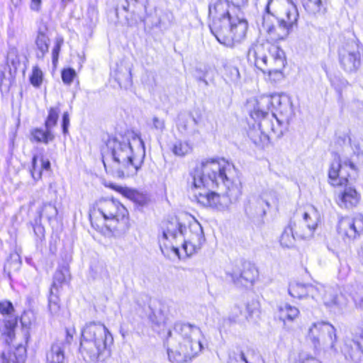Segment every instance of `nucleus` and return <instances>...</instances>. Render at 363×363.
Segmentation results:
<instances>
[{
    "label": "nucleus",
    "instance_id": "nucleus-36",
    "mask_svg": "<svg viewBox=\"0 0 363 363\" xmlns=\"http://www.w3.org/2000/svg\"><path fill=\"white\" fill-rule=\"evenodd\" d=\"M259 358L258 352L251 347L242 350L239 354V360L242 363H256Z\"/></svg>",
    "mask_w": 363,
    "mask_h": 363
},
{
    "label": "nucleus",
    "instance_id": "nucleus-31",
    "mask_svg": "<svg viewBox=\"0 0 363 363\" xmlns=\"http://www.w3.org/2000/svg\"><path fill=\"white\" fill-rule=\"evenodd\" d=\"M171 150L177 157H184L192 151V146L188 141L177 140L172 145Z\"/></svg>",
    "mask_w": 363,
    "mask_h": 363
},
{
    "label": "nucleus",
    "instance_id": "nucleus-42",
    "mask_svg": "<svg viewBox=\"0 0 363 363\" xmlns=\"http://www.w3.org/2000/svg\"><path fill=\"white\" fill-rule=\"evenodd\" d=\"M17 325V320L16 318H10L8 320H6L4 322V328L5 330L4 331L3 334L6 335L8 337V340H6V342H9V340L10 341H12L13 338L15 336V328Z\"/></svg>",
    "mask_w": 363,
    "mask_h": 363
},
{
    "label": "nucleus",
    "instance_id": "nucleus-38",
    "mask_svg": "<svg viewBox=\"0 0 363 363\" xmlns=\"http://www.w3.org/2000/svg\"><path fill=\"white\" fill-rule=\"evenodd\" d=\"M57 215V209L51 203H45L43 204L42 208L38 211L39 222H41V218L45 216L48 220L55 218Z\"/></svg>",
    "mask_w": 363,
    "mask_h": 363
},
{
    "label": "nucleus",
    "instance_id": "nucleus-45",
    "mask_svg": "<svg viewBox=\"0 0 363 363\" xmlns=\"http://www.w3.org/2000/svg\"><path fill=\"white\" fill-rule=\"evenodd\" d=\"M148 318L152 324L155 326H160L164 323V316L160 310L152 311Z\"/></svg>",
    "mask_w": 363,
    "mask_h": 363
},
{
    "label": "nucleus",
    "instance_id": "nucleus-56",
    "mask_svg": "<svg viewBox=\"0 0 363 363\" xmlns=\"http://www.w3.org/2000/svg\"><path fill=\"white\" fill-rule=\"evenodd\" d=\"M153 126L155 129L163 131L165 128V123L163 119H160L156 116L152 118Z\"/></svg>",
    "mask_w": 363,
    "mask_h": 363
},
{
    "label": "nucleus",
    "instance_id": "nucleus-55",
    "mask_svg": "<svg viewBox=\"0 0 363 363\" xmlns=\"http://www.w3.org/2000/svg\"><path fill=\"white\" fill-rule=\"evenodd\" d=\"M69 125V116L67 112H65L62 115V129L64 135L68 133V128Z\"/></svg>",
    "mask_w": 363,
    "mask_h": 363
},
{
    "label": "nucleus",
    "instance_id": "nucleus-41",
    "mask_svg": "<svg viewBox=\"0 0 363 363\" xmlns=\"http://www.w3.org/2000/svg\"><path fill=\"white\" fill-rule=\"evenodd\" d=\"M324 291V286L320 284L315 285L308 284L307 297L311 296L313 299L318 301L321 298Z\"/></svg>",
    "mask_w": 363,
    "mask_h": 363
},
{
    "label": "nucleus",
    "instance_id": "nucleus-25",
    "mask_svg": "<svg viewBox=\"0 0 363 363\" xmlns=\"http://www.w3.org/2000/svg\"><path fill=\"white\" fill-rule=\"evenodd\" d=\"M47 28L43 26L38 29V35L35 39V45L38 49L36 55L38 58H43L45 53L48 52L49 38L46 34Z\"/></svg>",
    "mask_w": 363,
    "mask_h": 363
},
{
    "label": "nucleus",
    "instance_id": "nucleus-7",
    "mask_svg": "<svg viewBox=\"0 0 363 363\" xmlns=\"http://www.w3.org/2000/svg\"><path fill=\"white\" fill-rule=\"evenodd\" d=\"M113 338L106 327L96 322H90L82 330L79 351L86 362L100 359L113 343Z\"/></svg>",
    "mask_w": 363,
    "mask_h": 363
},
{
    "label": "nucleus",
    "instance_id": "nucleus-37",
    "mask_svg": "<svg viewBox=\"0 0 363 363\" xmlns=\"http://www.w3.org/2000/svg\"><path fill=\"white\" fill-rule=\"evenodd\" d=\"M308 284H302L300 283H292L289 286V294L291 296L297 298H303L307 297Z\"/></svg>",
    "mask_w": 363,
    "mask_h": 363
},
{
    "label": "nucleus",
    "instance_id": "nucleus-26",
    "mask_svg": "<svg viewBox=\"0 0 363 363\" xmlns=\"http://www.w3.org/2000/svg\"><path fill=\"white\" fill-rule=\"evenodd\" d=\"M278 310L279 318L284 322V323H285L286 321H294L300 314V311L298 308L287 303L279 306Z\"/></svg>",
    "mask_w": 363,
    "mask_h": 363
},
{
    "label": "nucleus",
    "instance_id": "nucleus-52",
    "mask_svg": "<svg viewBox=\"0 0 363 363\" xmlns=\"http://www.w3.org/2000/svg\"><path fill=\"white\" fill-rule=\"evenodd\" d=\"M37 160L38 157L34 155L32 158V169H30V174L33 179L35 181L39 180L41 178L42 170L41 167L38 168L37 167Z\"/></svg>",
    "mask_w": 363,
    "mask_h": 363
},
{
    "label": "nucleus",
    "instance_id": "nucleus-13",
    "mask_svg": "<svg viewBox=\"0 0 363 363\" xmlns=\"http://www.w3.org/2000/svg\"><path fill=\"white\" fill-rule=\"evenodd\" d=\"M208 28L217 40L224 45H230L233 41L242 38V33L236 34L234 30L238 28V24H208Z\"/></svg>",
    "mask_w": 363,
    "mask_h": 363
},
{
    "label": "nucleus",
    "instance_id": "nucleus-5",
    "mask_svg": "<svg viewBox=\"0 0 363 363\" xmlns=\"http://www.w3.org/2000/svg\"><path fill=\"white\" fill-rule=\"evenodd\" d=\"M356 174L357 167L350 159L342 160L335 155L329 169L328 177L332 185L344 187L337 196V203L341 208H353L359 201L360 195L353 186Z\"/></svg>",
    "mask_w": 363,
    "mask_h": 363
},
{
    "label": "nucleus",
    "instance_id": "nucleus-28",
    "mask_svg": "<svg viewBox=\"0 0 363 363\" xmlns=\"http://www.w3.org/2000/svg\"><path fill=\"white\" fill-rule=\"evenodd\" d=\"M296 239H298L295 233V223L284 228L281 237L280 244L282 247L290 248L294 246Z\"/></svg>",
    "mask_w": 363,
    "mask_h": 363
},
{
    "label": "nucleus",
    "instance_id": "nucleus-47",
    "mask_svg": "<svg viewBox=\"0 0 363 363\" xmlns=\"http://www.w3.org/2000/svg\"><path fill=\"white\" fill-rule=\"evenodd\" d=\"M242 313V312L241 308L237 305H235L231 308L228 317L225 320H228L230 324L237 323L240 320Z\"/></svg>",
    "mask_w": 363,
    "mask_h": 363
},
{
    "label": "nucleus",
    "instance_id": "nucleus-4",
    "mask_svg": "<svg viewBox=\"0 0 363 363\" xmlns=\"http://www.w3.org/2000/svg\"><path fill=\"white\" fill-rule=\"evenodd\" d=\"M200 328L190 323L177 322L169 330L166 344L169 359L172 363H186L202 350Z\"/></svg>",
    "mask_w": 363,
    "mask_h": 363
},
{
    "label": "nucleus",
    "instance_id": "nucleus-50",
    "mask_svg": "<svg viewBox=\"0 0 363 363\" xmlns=\"http://www.w3.org/2000/svg\"><path fill=\"white\" fill-rule=\"evenodd\" d=\"M64 43V39L62 36H57L55 38V43L52 52V62H56L58 60L59 54L61 50V47Z\"/></svg>",
    "mask_w": 363,
    "mask_h": 363
},
{
    "label": "nucleus",
    "instance_id": "nucleus-16",
    "mask_svg": "<svg viewBox=\"0 0 363 363\" xmlns=\"http://www.w3.org/2000/svg\"><path fill=\"white\" fill-rule=\"evenodd\" d=\"M252 99L247 101V107L249 113L252 119L255 121L259 120L257 127L262 131L263 133L269 136L270 133H274V124L272 121L271 116H269L268 111L262 116L260 114V111L257 110V106L255 104H251Z\"/></svg>",
    "mask_w": 363,
    "mask_h": 363
},
{
    "label": "nucleus",
    "instance_id": "nucleus-57",
    "mask_svg": "<svg viewBox=\"0 0 363 363\" xmlns=\"http://www.w3.org/2000/svg\"><path fill=\"white\" fill-rule=\"evenodd\" d=\"M143 0H124L125 4H122L121 6L124 11H128L130 5L134 6L137 3L141 2Z\"/></svg>",
    "mask_w": 363,
    "mask_h": 363
},
{
    "label": "nucleus",
    "instance_id": "nucleus-44",
    "mask_svg": "<svg viewBox=\"0 0 363 363\" xmlns=\"http://www.w3.org/2000/svg\"><path fill=\"white\" fill-rule=\"evenodd\" d=\"M57 294L58 293L53 291V293L50 292L49 297V309L50 313L53 315H57L60 308Z\"/></svg>",
    "mask_w": 363,
    "mask_h": 363
},
{
    "label": "nucleus",
    "instance_id": "nucleus-29",
    "mask_svg": "<svg viewBox=\"0 0 363 363\" xmlns=\"http://www.w3.org/2000/svg\"><path fill=\"white\" fill-rule=\"evenodd\" d=\"M223 79L226 84L236 85L240 79V74L238 67L230 64L225 65Z\"/></svg>",
    "mask_w": 363,
    "mask_h": 363
},
{
    "label": "nucleus",
    "instance_id": "nucleus-40",
    "mask_svg": "<svg viewBox=\"0 0 363 363\" xmlns=\"http://www.w3.org/2000/svg\"><path fill=\"white\" fill-rule=\"evenodd\" d=\"M6 62L11 72L16 71L20 65V60L15 49H12L8 52Z\"/></svg>",
    "mask_w": 363,
    "mask_h": 363
},
{
    "label": "nucleus",
    "instance_id": "nucleus-18",
    "mask_svg": "<svg viewBox=\"0 0 363 363\" xmlns=\"http://www.w3.org/2000/svg\"><path fill=\"white\" fill-rule=\"evenodd\" d=\"M352 339L347 346L351 347L350 357L352 359L361 360L363 358V323L352 329Z\"/></svg>",
    "mask_w": 363,
    "mask_h": 363
},
{
    "label": "nucleus",
    "instance_id": "nucleus-46",
    "mask_svg": "<svg viewBox=\"0 0 363 363\" xmlns=\"http://www.w3.org/2000/svg\"><path fill=\"white\" fill-rule=\"evenodd\" d=\"M42 80L43 73L41 70L38 67H33L32 74L30 77V84L35 87H39L42 84Z\"/></svg>",
    "mask_w": 363,
    "mask_h": 363
},
{
    "label": "nucleus",
    "instance_id": "nucleus-27",
    "mask_svg": "<svg viewBox=\"0 0 363 363\" xmlns=\"http://www.w3.org/2000/svg\"><path fill=\"white\" fill-rule=\"evenodd\" d=\"M55 138L52 130L47 129L43 130L41 128H34L30 131V141L36 143H43L48 144L49 142L52 141Z\"/></svg>",
    "mask_w": 363,
    "mask_h": 363
},
{
    "label": "nucleus",
    "instance_id": "nucleus-1",
    "mask_svg": "<svg viewBox=\"0 0 363 363\" xmlns=\"http://www.w3.org/2000/svg\"><path fill=\"white\" fill-rule=\"evenodd\" d=\"M234 166L225 159L202 161L190 173L189 185L193 197L199 204L223 210L238 201L241 195V183L233 180Z\"/></svg>",
    "mask_w": 363,
    "mask_h": 363
},
{
    "label": "nucleus",
    "instance_id": "nucleus-63",
    "mask_svg": "<svg viewBox=\"0 0 363 363\" xmlns=\"http://www.w3.org/2000/svg\"><path fill=\"white\" fill-rule=\"evenodd\" d=\"M66 333L67 337L65 341L67 343L69 344L72 340V335L69 330H67Z\"/></svg>",
    "mask_w": 363,
    "mask_h": 363
},
{
    "label": "nucleus",
    "instance_id": "nucleus-21",
    "mask_svg": "<svg viewBox=\"0 0 363 363\" xmlns=\"http://www.w3.org/2000/svg\"><path fill=\"white\" fill-rule=\"evenodd\" d=\"M208 15L213 21L228 20L230 23H236L228 10V4L223 1L217 0L208 6Z\"/></svg>",
    "mask_w": 363,
    "mask_h": 363
},
{
    "label": "nucleus",
    "instance_id": "nucleus-8",
    "mask_svg": "<svg viewBox=\"0 0 363 363\" xmlns=\"http://www.w3.org/2000/svg\"><path fill=\"white\" fill-rule=\"evenodd\" d=\"M251 104L257 106V110L264 116L272 107V118L279 125L289 123L293 114L291 101L286 95L273 94L252 99Z\"/></svg>",
    "mask_w": 363,
    "mask_h": 363
},
{
    "label": "nucleus",
    "instance_id": "nucleus-20",
    "mask_svg": "<svg viewBox=\"0 0 363 363\" xmlns=\"http://www.w3.org/2000/svg\"><path fill=\"white\" fill-rule=\"evenodd\" d=\"M293 24H262L266 30L267 41L277 42L285 39L291 32Z\"/></svg>",
    "mask_w": 363,
    "mask_h": 363
},
{
    "label": "nucleus",
    "instance_id": "nucleus-51",
    "mask_svg": "<svg viewBox=\"0 0 363 363\" xmlns=\"http://www.w3.org/2000/svg\"><path fill=\"white\" fill-rule=\"evenodd\" d=\"M14 311L13 303L7 300L0 301V313L2 315H11Z\"/></svg>",
    "mask_w": 363,
    "mask_h": 363
},
{
    "label": "nucleus",
    "instance_id": "nucleus-35",
    "mask_svg": "<svg viewBox=\"0 0 363 363\" xmlns=\"http://www.w3.org/2000/svg\"><path fill=\"white\" fill-rule=\"evenodd\" d=\"M248 136L258 146L267 143L269 139V136H267V135L263 133L259 127L256 128L255 126L248 131Z\"/></svg>",
    "mask_w": 363,
    "mask_h": 363
},
{
    "label": "nucleus",
    "instance_id": "nucleus-48",
    "mask_svg": "<svg viewBox=\"0 0 363 363\" xmlns=\"http://www.w3.org/2000/svg\"><path fill=\"white\" fill-rule=\"evenodd\" d=\"M76 76V72L72 68H67L62 70V80L65 84H70Z\"/></svg>",
    "mask_w": 363,
    "mask_h": 363
},
{
    "label": "nucleus",
    "instance_id": "nucleus-11",
    "mask_svg": "<svg viewBox=\"0 0 363 363\" xmlns=\"http://www.w3.org/2000/svg\"><path fill=\"white\" fill-rule=\"evenodd\" d=\"M336 330L328 322L313 323L308 328L306 340L313 347L315 352L334 349L336 342Z\"/></svg>",
    "mask_w": 363,
    "mask_h": 363
},
{
    "label": "nucleus",
    "instance_id": "nucleus-54",
    "mask_svg": "<svg viewBox=\"0 0 363 363\" xmlns=\"http://www.w3.org/2000/svg\"><path fill=\"white\" fill-rule=\"evenodd\" d=\"M40 223L41 222H39V218H36L35 219V223L33 224V232L40 240L44 238L45 233V229Z\"/></svg>",
    "mask_w": 363,
    "mask_h": 363
},
{
    "label": "nucleus",
    "instance_id": "nucleus-6",
    "mask_svg": "<svg viewBox=\"0 0 363 363\" xmlns=\"http://www.w3.org/2000/svg\"><path fill=\"white\" fill-rule=\"evenodd\" d=\"M247 58L256 67L267 72L272 80H280L283 77L286 55L279 46L271 43L255 44L249 49Z\"/></svg>",
    "mask_w": 363,
    "mask_h": 363
},
{
    "label": "nucleus",
    "instance_id": "nucleus-23",
    "mask_svg": "<svg viewBox=\"0 0 363 363\" xmlns=\"http://www.w3.org/2000/svg\"><path fill=\"white\" fill-rule=\"evenodd\" d=\"M69 279L70 274L67 267L63 266L58 268L53 276V281L50 288L51 293H53V291L58 293L60 289L67 284Z\"/></svg>",
    "mask_w": 363,
    "mask_h": 363
},
{
    "label": "nucleus",
    "instance_id": "nucleus-19",
    "mask_svg": "<svg viewBox=\"0 0 363 363\" xmlns=\"http://www.w3.org/2000/svg\"><path fill=\"white\" fill-rule=\"evenodd\" d=\"M258 272L254 265L250 263H245L240 273L233 272L231 276L234 283L247 287L252 285L257 278Z\"/></svg>",
    "mask_w": 363,
    "mask_h": 363
},
{
    "label": "nucleus",
    "instance_id": "nucleus-22",
    "mask_svg": "<svg viewBox=\"0 0 363 363\" xmlns=\"http://www.w3.org/2000/svg\"><path fill=\"white\" fill-rule=\"evenodd\" d=\"M111 187L141 208L147 206L150 202V197L147 194L140 192L136 189L113 184H112Z\"/></svg>",
    "mask_w": 363,
    "mask_h": 363
},
{
    "label": "nucleus",
    "instance_id": "nucleus-17",
    "mask_svg": "<svg viewBox=\"0 0 363 363\" xmlns=\"http://www.w3.org/2000/svg\"><path fill=\"white\" fill-rule=\"evenodd\" d=\"M321 299L324 306L330 310L336 311L342 309L346 302L342 294L331 286H325Z\"/></svg>",
    "mask_w": 363,
    "mask_h": 363
},
{
    "label": "nucleus",
    "instance_id": "nucleus-64",
    "mask_svg": "<svg viewBox=\"0 0 363 363\" xmlns=\"http://www.w3.org/2000/svg\"><path fill=\"white\" fill-rule=\"evenodd\" d=\"M345 1L350 6L353 7L357 4L359 0H345Z\"/></svg>",
    "mask_w": 363,
    "mask_h": 363
},
{
    "label": "nucleus",
    "instance_id": "nucleus-15",
    "mask_svg": "<svg viewBox=\"0 0 363 363\" xmlns=\"http://www.w3.org/2000/svg\"><path fill=\"white\" fill-rule=\"evenodd\" d=\"M199 122V118H196L192 113L179 114L176 124L177 129L181 135L194 138L200 135L198 128Z\"/></svg>",
    "mask_w": 363,
    "mask_h": 363
},
{
    "label": "nucleus",
    "instance_id": "nucleus-58",
    "mask_svg": "<svg viewBox=\"0 0 363 363\" xmlns=\"http://www.w3.org/2000/svg\"><path fill=\"white\" fill-rule=\"evenodd\" d=\"M251 210V206H249V207H247L246 209H245V211L247 214H250L251 216H254L255 215H257V216H263L266 213V211L264 209L262 208V209H259L258 211H256L255 213H252L250 211Z\"/></svg>",
    "mask_w": 363,
    "mask_h": 363
},
{
    "label": "nucleus",
    "instance_id": "nucleus-9",
    "mask_svg": "<svg viewBox=\"0 0 363 363\" xmlns=\"http://www.w3.org/2000/svg\"><path fill=\"white\" fill-rule=\"evenodd\" d=\"M361 47L353 31L343 35V41L338 49L339 62L347 73H355L361 65Z\"/></svg>",
    "mask_w": 363,
    "mask_h": 363
},
{
    "label": "nucleus",
    "instance_id": "nucleus-60",
    "mask_svg": "<svg viewBox=\"0 0 363 363\" xmlns=\"http://www.w3.org/2000/svg\"><path fill=\"white\" fill-rule=\"evenodd\" d=\"M247 24H238V28L234 30V33L236 34L242 33V37L244 36V32L247 29Z\"/></svg>",
    "mask_w": 363,
    "mask_h": 363
},
{
    "label": "nucleus",
    "instance_id": "nucleus-2",
    "mask_svg": "<svg viewBox=\"0 0 363 363\" xmlns=\"http://www.w3.org/2000/svg\"><path fill=\"white\" fill-rule=\"evenodd\" d=\"M158 241L164 256H169V252H172L179 257V242L182 243L186 255L190 256L201 248L205 237L203 228L196 220L193 219L186 227L174 217L162 223Z\"/></svg>",
    "mask_w": 363,
    "mask_h": 363
},
{
    "label": "nucleus",
    "instance_id": "nucleus-49",
    "mask_svg": "<svg viewBox=\"0 0 363 363\" xmlns=\"http://www.w3.org/2000/svg\"><path fill=\"white\" fill-rule=\"evenodd\" d=\"M272 3V0H268L262 16L263 23H272L277 19L276 15L270 10V5Z\"/></svg>",
    "mask_w": 363,
    "mask_h": 363
},
{
    "label": "nucleus",
    "instance_id": "nucleus-33",
    "mask_svg": "<svg viewBox=\"0 0 363 363\" xmlns=\"http://www.w3.org/2000/svg\"><path fill=\"white\" fill-rule=\"evenodd\" d=\"M195 78L198 82H203L205 86H208L210 84L214 83V72L211 68H205L203 70L196 68Z\"/></svg>",
    "mask_w": 363,
    "mask_h": 363
},
{
    "label": "nucleus",
    "instance_id": "nucleus-61",
    "mask_svg": "<svg viewBox=\"0 0 363 363\" xmlns=\"http://www.w3.org/2000/svg\"><path fill=\"white\" fill-rule=\"evenodd\" d=\"M41 4V0H31L30 8L33 11H38Z\"/></svg>",
    "mask_w": 363,
    "mask_h": 363
},
{
    "label": "nucleus",
    "instance_id": "nucleus-12",
    "mask_svg": "<svg viewBox=\"0 0 363 363\" xmlns=\"http://www.w3.org/2000/svg\"><path fill=\"white\" fill-rule=\"evenodd\" d=\"M337 233L345 242L355 240L363 233V216L342 218L338 223Z\"/></svg>",
    "mask_w": 363,
    "mask_h": 363
},
{
    "label": "nucleus",
    "instance_id": "nucleus-32",
    "mask_svg": "<svg viewBox=\"0 0 363 363\" xmlns=\"http://www.w3.org/2000/svg\"><path fill=\"white\" fill-rule=\"evenodd\" d=\"M279 194L273 188L264 189L260 194V201L269 208L272 205H277L279 201Z\"/></svg>",
    "mask_w": 363,
    "mask_h": 363
},
{
    "label": "nucleus",
    "instance_id": "nucleus-43",
    "mask_svg": "<svg viewBox=\"0 0 363 363\" xmlns=\"http://www.w3.org/2000/svg\"><path fill=\"white\" fill-rule=\"evenodd\" d=\"M286 19H283L280 23H297L298 12L296 6L291 4L285 11Z\"/></svg>",
    "mask_w": 363,
    "mask_h": 363
},
{
    "label": "nucleus",
    "instance_id": "nucleus-14",
    "mask_svg": "<svg viewBox=\"0 0 363 363\" xmlns=\"http://www.w3.org/2000/svg\"><path fill=\"white\" fill-rule=\"evenodd\" d=\"M303 219L306 229H301V223H295V233L298 238L305 240L313 236L319 223V213L315 208L311 207L308 211L303 214Z\"/></svg>",
    "mask_w": 363,
    "mask_h": 363
},
{
    "label": "nucleus",
    "instance_id": "nucleus-3",
    "mask_svg": "<svg viewBox=\"0 0 363 363\" xmlns=\"http://www.w3.org/2000/svg\"><path fill=\"white\" fill-rule=\"evenodd\" d=\"M107 147L113 161L112 174L119 178L137 174L145 156V144L140 137H134L133 143L123 137L109 138Z\"/></svg>",
    "mask_w": 363,
    "mask_h": 363
},
{
    "label": "nucleus",
    "instance_id": "nucleus-62",
    "mask_svg": "<svg viewBox=\"0 0 363 363\" xmlns=\"http://www.w3.org/2000/svg\"><path fill=\"white\" fill-rule=\"evenodd\" d=\"M0 363H9V359L4 352H1L0 355Z\"/></svg>",
    "mask_w": 363,
    "mask_h": 363
},
{
    "label": "nucleus",
    "instance_id": "nucleus-30",
    "mask_svg": "<svg viewBox=\"0 0 363 363\" xmlns=\"http://www.w3.org/2000/svg\"><path fill=\"white\" fill-rule=\"evenodd\" d=\"M326 0H302L303 6L310 14L323 13L325 7L323 3Z\"/></svg>",
    "mask_w": 363,
    "mask_h": 363
},
{
    "label": "nucleus",
    "instance_id": "nucleus-53",
    "mask_svg": "<svg viewBox=\"0 0 363 363\" xmlns=\"http://www.w3.org/2000/svg\"><path fill=\"white\" fill-rule=\"evenodd\" d=\"M299 363H321L318 359L313 357L309 354L302 352L298 354Z\"/></svg>",
    "mask_w": 363,
    "mask_h": 363
},
{
    "label": "nucleus",
    "instance_id": "nucleus-59",
    "mask_svg": "<svg viewBox=\"0 0 363 363\" xmlns=\"http://www.w3.org/2000/svg\"><path fill=\"white\" fill-rule=\"evenodd\" d=\"M41 162V169L49 170L50 169V162L48 159H45L43 157L40 160Z\"/></svg>",
    "mask_w": 363,
    "mask_h": 363
},
{
    "label": "nucleus",
    "instance_id": "nucleus-39",
    "mask_svg": "<svg viewBox=\"0 0 363 363\" xmlns=\"http://www.w3.org/2000/svg\"><path fill=\"white\" fill-rule=\"evenodd\" d=\"M60 108L58 107H50L48 111V116L45 120V126L47 129L52 130V128L57 125Z\"/></svg>",
    "mask_w": 363,
    "mask_h": 363
},
{
    "label": "nucleus",
    "instance_id": "nucleus-34",
    "mask_svg": "<svg viewBox=\"0 0 363 363\" xmlns=\"http://www.w3.org/2000/svg\"><path fill=\"white\" fill-rule=\"evenodd\" d=\"M328 77L331 83V85L335 89V90L338 93L339 99H342V91L345 88H346L348 86V82L345 78H343L340 74L332 75L328 74Z\"/></svg>",
    "mask_w": 363,
    "mask_h": 363
},
{
    "label": "nucleus",
    "instance_id": "nucleus-10",
    "mask_svg": "<svg viewBox=\"0 0 363 363\" xmlns=\"http://www.w3.org/2000/svg\"><path fill=\"white\" fill-rule=\"evenodd\" d=\"M128 214V211L123 205L115 199H102L96 202L89 212V219L92 227L99 230L101 226L97 223L99 216L104 220L119 221Z\"/></svg>",
    "mask_w": 363,
    "mask_h": 363
},
{
    "label": "nucleus",
    "instance_id": "nucleus-24",
    "mask_svg": "<svg viewBox=\"0 0 363 363\" xmlns=\"http://www.w3.org/2000/svg\"><path fill=\"white\" fill-rule=\"evenodd\" d=\"M65 349L61 342L52 344L46 352L47 363H65Z\"/></svg>",
    "mask_w": 363,
    "mask_h": 363
}]
</instances>
